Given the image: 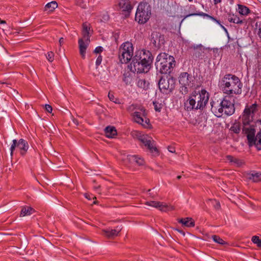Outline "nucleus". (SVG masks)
Masks as SVG:
<instances>
[{"label":"nucleus","instance_id":"51","mask_svg":"<svg viewBox=\"0 0 261 261\" xmlns=\"http://www.w3.org/2000/svg\"><path fill=\"white\" fill-rule=\"evenodd\" d=\"M168 150H169V151H170V152H172V153L175 152V150L174 148H173L172 147H169Z\"/></svg>","mask_w":261,"mask_h":261},{"label":"nucleus","instance_id":"2","mask_svg":"<svg viewBox=\"0 0 261 261\" xmlns=\"http://www.w3.org/2000/svg\"><path fill=\"white\" fill-rule=\"evenodd\" d=\"M153 59L152 54L149 50H138L132 58L128 67L134 73H147L151 68Z\"/></svg>","mask_w":261,"mask_h":261},{"label":"nucleus","instance_id":"26","mask_svg":"<svg viewBox=\"0 0 261 261\" xmlns=\"http://www.w3.org/2000/svg\"><path fill=\"white\" fill-rule=\"evenodd\" d=\"M195 15H199V16H203V17H207L208 18H211V19L215 21L216 22H217L218 23L220 24V21L218 20H217L215 18H214V17L213 16H211L210 15H209L208 14H206V13H203V12H199L198 13H191V14H188L185 17H184V19L187 18V17H188L189 16H195Z\"/></svg>","mask_w":261,"mask_h":261},{"label":"nucleus","instance_id":"20","mask_svg":"<svg viewBox=\"0 0 261 261\" xmlns=\"http://www.w3.org/2000/svg\"><path fill=\"white\" fill-rule=\"evenodd\" d=\"M219 86L220 90H221L224 93H228V74H226L219 82Z\"/></svg>","mask_w":261,"mask_h":261},{"label":"nucleus","instance_id":"11","mask_svg":"<svg viewBox=\"0 0 261 261\" xmlns=\"http://www.w3.org/2000/svg\"><path fill=\"white\" fill-rule=\"evenodd\" d=\"M83 38L79 40L80 54L82 58L85 59L86 56V49L90 42L89 32L83 33Z\"/></svg>","mask_w":261,"mask_h":261},{"label":"nucleus","instance_id":"10","mask_svg":"<svg viewBox=\"0 0 261 261\" xmlns=\"http://www.w3.org/2000/svg\"><path fill=\"white\" fill-rule=\"evenodd\" d=\"M178 81L181 85L193 87L195 86V77L191 74L184 72L180 73L178 77Z\"/></svg>","mask_w":261,"mask_h":261},{"label":"nucleus","instance_id":"5","mask_svg":"<svg viewBox=\"0 0 261 261\" xmlns=\"http://www.w3.org/2000/svg\"><path fill=\"white\" fill-rule=\"evenodd\" d=\"M133 46L132 43L127 41L123 43L119 47V58L122 64H126L132 59Z\"/></svg>","mask_w":261,"mask_h":261},{"label":"nucleus","instance_id":"37","mask_svg":"<svg viewBox=\"0 0 261 261\" xmlns=\"http://www.w3.org/2000/svg\"><path fill=\"white\" fill-rule=\"evenodd\" d=\"M198 98H208L209 94L205 89H200Z\"/></svg>","mask_w":261,"mask_h":261},{"label":"nucleus","instance_id":"23","mask_svg":"<svg viewBox=\"0 0 261 261\" xmlns=\"http://www.w3.org/2000/svg\"><path fill=\"white\" fill-rule=\"evenodd\" d=\"M35 212V210L30 207L24 206L21 208V212L20 214V217H24L27 216H30Z\"/></svg>","mask_w":261,"mask_h":261},{"label":"nucleus","instance_id":"45","mask_svg":"<svg viewBox=\"0 0 261 261\" xmlns=\"http://www.w3.org/2000/svg\"><path fill=\"white\" fill-rule=\"evenodd\" d=\"M84 196L86 198H87V199H88L89 200H91L92 199H96V197L93 196L92 195H90L88 193H85L84 194Z\"/></svg>","mask_w":261,"mask_h":261},{"label":"nucleus","instance_id":"41","mask_svg":"<svg viewBox=\"0 0 261 261\" xmlns=\"http://www.w3.org/2000/svg\"><path fill=\"white\" fill-rule=\"evenodd\" d=\"M90 28L89 24L85 22L83 24V33L89 32Z\"/></svg>","mask_w":261,"mask_h":261},{"label":"nucleus","instance_id":"15","mask_svg":"<svg viewBox=\"0 0 261 261\" xmlns=\"http://www.w3.org/2000/svg\"><path fill=\"white\" fill-rule=\"evenodd\" d=\"M231 82H229V86L231 88L229 89V94H240L242 90V85L239 78L234 75H232L231 77Z\"/></svg>","mask_w":261,"mask_h":261},{"label":"nucleus","instance_id":"52","mask_svg":"<svg viewBox=\"0 0 261 261\" xmlns=\"http://www.w3.org/2000/svg\"><path fill=\"white\" fill-rule=\"evenodd\" d=\"M82 2L84 3H86L87 2V0H85V1H84V0H82ZM81 6L83 8H87V4L86 3H85L83 5H81Z\"/></svg>","mask_w":261,"mask_h":261},{"label":"nucleus","instance_id":"31","mask_svg":"<svg viewBox=\"0 0 261 261\" xmlns=\"http://www.w3.org/2000/svg\"><path fill=\"white\" fill-rule=\"evenodd\" d=\"M137 84L138 87L143 89H148L149 86V83L145 79H139Z\"/></svg>","mask_w":261,"mask_h":261},{"label":"nucleus","instance_id":"63","mask_svg":"<svg viewBox=\"0 0 261 261\" xmlns=\"http://www.w3.org/2000/svg\"><path fill=\"white\" fill-rule=\"evenodd\" d=\"M98 187H95V189H98Z\"/></svg>","mask_w":261,"mask_h":261},{"label":"nucleus","instance_id":"40","mask_svg":"<svg viewBox=\"0 0 261 261\" xmlns=\"http://www.w3.org/2000/svg\"><path fill=\"white\" fill-rule=\"evenodd\" d=\"M212 238H213L214 241H215L216 243H218L220 244H224V241L222 239L219 238L218 236H212Z\"/></svg>","mask_w":261,"mask_h":261},{"label":"nucleus","instance_id":"32","mask_svg":"<svg viewBox=\"0 0 261 261\" xmlns=\"http://www.w3.org/2000/svg\"><path fill=\"white\" fill-rule=\"evenodd\" d=\"M229 163H231V164L235 166L240 167L242 165L243 162L241 160L232 156L229 155Z\"/></svg>","mask_w":261,"mask_h":261},{"label":"nucleus","instance_id":"61","mask_svg":"<svg viewBox=\"0 0 261 261\" xmlns=\"http://www.w3.org/2000/svg\"><path fill=\"white\" fill-rule=\"evenodd\" d=\"M73 122H74L75 124H76L77 121H76V120H73Z\"/></svg>","mask_w":261,"mask_h":261},{"label":"nucleus","instance_id":"35","mask_svg":"<svg viewBox=\"0 0 261 261\" xmlns=\"http://www.w3.org/2000/svg\"><path fill=\"white\" fill-rule=\"evenodd\" d=\"M251 241L254 244H256L258 247H261V239L258 236L252 237Z\"/></svg>","mask_w":261,"mask_h":261},{"label":"nucleus","instance_id":"48","mask_svg":"<svg viewBox=\"0 0 261 261\" xmlns=\"http://www.w3.org/2000/svg\"><path fill=\"white\" fill-rule=\"evenodd\" d=\"M103 50V48L101 46H98L95 48L94 50V52L96 54H99L102 52Z\"/></svg>","mask_w":261,"mask_h":261},{"label":"nucleus","instance_id":"6","mask_svg":"<svg viewBox=\"0 0 261 261\" xmlns=\"http://www.w3.org/2000/svg\"><path fill=\"white\" fill-rule=\"evenodd\" d=\"M132 108H133V110H136L133 115L134 121L144 127H147L149 122V120L146 117L147 113L145 109L142 107L134 105H132L130 109Z\"/></svg>","mask_w":261,"mask_h":261},{"label":"nucleus","instance_id":"36","mask_svg":"<svg viewBox=\"0 0 261 261\" xmlns=\"http://www.w3.org/2000/svg\"><path fill=\"white\" fill-rule=\"evenodd\" d=\"M16 147H17V140L14 139L12 141V144L10 147V155L11 158L13 156V152Z\"/></svg>","mask_w":261,"mask_h":261},{"label":"nucleus","instance_id":"53","mask_svg":"<svg viewBox=\"0 0 261 261\" xmlns=\"http://www.w3.org/2000/svg\"><path fill=\"white\" fill-rule=\"evenodd\" d=\"M64 39L63 38H61L60 39H59V43L60 44V45H61L62 44H63L64 43Z\"/></svg>","mask_w":261,"mask_h":261},{"label":"nucleus","instance_id":"46","mask_svg":"<svg viewBox=\"0 0 261 261\" xmlns=\"http://www.w3.org/2000/svg\"><path fill=\"white\" fill-rule=\"evenodd\" d=\"M199 91H200V88L199 87L196 88V89L194 90V91L192 92V97H196L198 95Z\"/></svg>","mask_w":261,"mask_h":261},{"label":"nucleus","instance_id":"4","mask_svg":"<svg viewBox=\"0 0 261 261\" xmlns=\"http://www.w3.org/2000/svg\"><path fill=\"white\" fill-rule=\"evenodd\" d=\"M151 10V7L147 3H140L137 9L135 20L141 24L146 23L150 17Z\"/></svg>","mask_w":261,"mask_h":261},{"label":"nucleus","instance_id":"22","mask_svg":"<svg viewBox=\"0 0 261 261\" xmlns=\"http://www.w3.org/2000/svg\"><path fill=\"white\" fill-rule=\"evenodd\" d=\"M105 134L107 137L113 138L117 135V131L115 127L108 126L105 129Z\"/></svg>","mask_w":261,"mask_h":261},{"label":"nucleus","instance_id":"42","mask_svg":"<svg viewBox=\"0 0 261 261\" xmlns=\"http://www.w3.org/2000/svg\"><path fill=\"white\" fill-rule=\"evenodd\" d=\"M182 86L180 87V92L182 94H187L188 92V86L181 85Z\"/></svg>","mask_w":261,"mask_h":261},{"label":"nucleus","instance_id":"8","mask_svg":"<svg viewBox=\"0 0 261 261\" xmlns=\"http://www.w3.org/2000/svg\"><path fill=\"white\" fill-rule=\"evenodd\" d=\"M136 138L147 147L151 153L154 155L158 154V149L155 146L154 142L151 137L147 135L141 134L140 133L136 132Z\"/></svg>","mask_w":261,"mask_h":261},{"label":"nucleus","instance_id":"7","mask_svg":"<svg viewBox=\"0 0 261 261\" xmlns=\"http://www.w3.org/2000/svg\"><path fill=\"white\" fill-rule=\"evenodd\" d=\"M175 79L170 75L162 76L158 82L161 91L163 92L169 90L171 91L175 87Z\"/></svg>","mask_w":261,"mask_h":261},{"label":"nucleus","instance_id":"50","mask_svg":"<svg viewBox=\"0 0 261 261\" xmlns=\"http://www.w3.org/2000/svg\"><path fill=\"white\" fill-rule=\"evenodd\" d=\"M256 32L257 35L261 38V28L259 27L258 29H256Z\"/></svg>","mask_w":261,"mask_h":261},{"label":"nucleus","instance_id":"49","mask_svg":"<svg viewBox=\"0 0 261 261\" xmlns=\"http://www.w3.org/2000/svg\"><path fill=\"white\" fill-rule=\"evenodd\" d=\"M234 112V105L232 104V105H229V115H232Z\"/></svg>","mask_w":261,"mask_h":261},{"label":"nucleus","instance_id":"21","mask_svg":"<svg viewBox=\"0 0 261 261\" xmlns=\"http://www.w3.org/2000/svg\"><path fill=\"white\" fill-rule=\"evenodd\" d=\"M119 6L122 11L128 12H129L133 8L129 0H120L119 3Z\"/></svg>","mask_w":261,"mask_h":261},{"label":"nucleus","instance_id":"27","mask_svg":"<svg viewBox=\"0 0 261 261\" xmlns=\"http://www.w3.org/2000/svg\"><path fill=\"white\" fill-rule=\"evenodd\" d=\"M238 11L239 13L242 15H247L250 13L249 8L245 6L238 5Z\"/></svg>","mask_w":261,"mask_h":261},{"label":"nucleus","instance_id":"25","mask_svg":"<svg viewBox=\"0 0 261 261\" xmlns=\"http://www.w3.org/2000/svg\"><path fill=\"white\" fill-rule=\"evenodd\" d=\"M153 104L155 111L160 112L165 105V102L164 100H162V99H157L153 101Z\"/></svg>","mask_w":261,"mask_h":261},{"label":"nucleus","instance_id":"38","mask_svg":"<svg viewBox=\"0 0 261 261\" xmlns=\"http://www.w3.org/2000/svg\"><path fill=\"white\" fill-rule=\"evenodd\" d=\"M209 202L217 210L220 207V202L215 199H210Z\"/></svg>","mask_w":261,"mask_h":261},{"label":"nucleus","instance_id":"44","mask_svg":"<svg viewBox=\"0 0 261 261\" xmlns=\"http://www.w3.org/2000/svg\"><path fill=\"white\" fill-rule=\"evenodd\" d=\"M102 56L101 55H99L97 59H96V68L98 66H99L101 63V61H102Z\"/></svg>","mask_w":261,"mask_h":261},{"label":"nucleus","instance_id":"13","mask_svg":"<svg viewBox=\"0 0 261 261\" xmlns=\"http://www.w3.org/2000/svg\"><path fill=\"white\" fill-rule=\"evenodd\" d=\"M145 204L158 208L163 212H167L169 211L173 210L174 208L172 205L156 201H147L145 203Z\"/></svg>","mask_w":261,"mask_h":261},{"label":"nucleus","instance_id":"34","mask_svg":"<svg viewBox=\"0 0 261 261\" xmlns=\"http://www.w3.org/2000/svg\"><path fill=\"white\" fill-rule=\"evenodd\" d=\"M229 22L234 23H242V20L237 16L234 14L230 15V14H229Z\"/></svg>","mask_w":261,"mask_h":261},{"label":"nucleus","instance_id":"60","mask_svg":"<svg viewBox=\"0 0 261 261\" xmlns=\"http://www.w3.org/2000/svg\"><path fill=\"white\" fill-rule=\"evenodd\" d=\"M97 203V201L96 200H95L94 202H93V203L94 204H96Z\"/></svg>","mask_w":261,"mask_h":261},{"label":"nucleus","instance_id":"43","mask_svg":"<svg viewBox=\"0 0 261 261\" xmlns=\"http://www.w3.org/2000/svg\"><path fill=\"white\" fill-rule=\"evenodd\" d=\"M44 107H45V110L47 112L50 113H51V112L53 111V108L50 105L46 104V105H45Z\"/></svg>","mask_w":261,"mask_h":261},{"label":"nucleus","instance_id":"29","mask_svg":"<svg viewBox=\"0 0 261 261\" xmlns=\"http://www.w3.org/2000/svg\"><path fill=\"white\" fill-rule=\"evenodd\" d=\"M58 7V4L56 1H52L47 3L44 8L45 11L49 10V11H53L56 8Z\"/></svg>","mask_w":261,"mask_h":261},{"label":"nucleus","instance_id":"47","mask_svg":"<svg viewBox=\"0 0 261 261\" xmlns=\"http://www.w3.org/2000/svg\"><path fill=\"white\" fill-rule=\"evenodd\" d=\"M112 102L116 104H121L123 103L122 99H110Z\"/></svg>","mask_w":261,"mask_h":261},{"label":"nucleus","instance_id":"59","mask_svg":"<svg viewBox=\"0 0 261 261\" xmlns=\"http://www.w3.org/2000/svg\"><path fill=\"white\" fill-rule=\"evenodd\" d=\"M181 175H178V176H177V178L178 179H180L181 178Z\"/></svg>","mask_w":261,"mask_h":261},{"label":"nucleus","instance_id":"64","mask_svg":"<svg viewBox=\"0 0 261 261\" xmlns=\"http://www.w3.org/2000/svg\"><path fill=\"white\" fill-rule=\"evenodd\" d=\"M258 25L257 23H256V26L257 27Z\"/></svg>","mask_w":261,"mask_h":261},{"label":"nucleus","instance_id":"9","mask_svg":"<svg viewBox=\"0 0 261 261\" xmlns=\"http://www.w3.org/2000/svg\"><path fill=\"white\" fill-rule=\"evenodd\" d=\"M208 99H199L196 101L195 99H187L184 102L185 108L187 111L193 109H201L207 103Z\"/></svg>","mask_w":261,"mask_h":261},{"label":"nucleus","instance_id":"17","mask_svg":"<svg viewBox=\"0 0 261 261\" xmlns=\"http://www.w3.org/2000/svg\"><path fill=\"white\" fill-rule=\"evenodd\" d=\"M126 159L130 163H135L136 164L139 166L144 165L145 162L141 157L136 155H127L126 156Z\"/></svg>","mask_w":261,"mask_h":261},{"label":"nucleus","instance_id":"39","mask_svg":"<svg viewBox=\"0 0 261 261\" xmlns=\"http://www.w3.org/2000/svg\"><path fill=\"white\" fill-rule=\"evenodd\" d=\"M46 58L47 60L50 62H52L54 60V53L52 51H49L47 53L46 55Z\"/></svg>","mask_w":261,"mask_h":261},{"label":"nucleus","instance_id":"3","mask_svg":"<svg viewBox=\"0 0 261 261\" xmlns=\"http://www.w3.org/2000/svg\"><path fill=\"white\" fill-rule=\"evenodd\" d=\"M155 65L161 73L166 74L171 72L175 66V61L173 56L162 53L157 56Z\"/></svg>","mask_w":261,"mask_h":261},{"label":"nucleus","instance_id":"16","mask_svg":"<svg viewBox=\"0 0 261 261\" xmlns=\"http://www.w3.org/2000/svg\"><path fill=\"white\" fill-rule=\"evenodd\" d=\"M17 147L20 150V153L21 155H24L28 151L29 146L28 142L23 139H20L17 140Z\"/></svg>","mask_w":261,"mask_h":261},{"label":"nucleus","instance_id":"12","mask_svg":"<svg viewBox=\"0 0 261 261\" xmlns=\"http://www.w3.org/2000/svg\"><path fill=\"white\" fill-rule=\"evenodd\" d=\"M227 103V101L225 100V99H223V100H221L220 102L218 101L217 103L212 101L211 102L212 111L217 117H220L223 112V109L228 108Z\"/></svg>","mask_w":261,"mask_h":261},{"label":"nucleus","instance_id":"56","mask_svg":"<svg viewBox=\"0 0 261 261\" xmlns=\"http://www.w3.org/2000/svg\"><path fill=\"white\" fill-rule=\"evenodd\" d=\"M221 27L224 29V30H225V32L226 33V34H227V35L228 36V32H227V30L226 28H225L223 26H222V25H221Z\"/></svg>","mask_w":261,"mask_h":261},{"label":"nucleus","instance_id":"58","mask_svg":"<svg viewBox=\"0 0 261 261\" xmlns=\"http://www.w3.org/2000/svg\"><path fill=\"white\" fill-rule=\"evenodd\" d=\"M112 97H113V95H112ZM108 97L109 98H112L111 97V94H110V93L109 92V94H108Z\"/></svg>","mask_w":261,"mask_h":261},{"label":"nucleus","instance_id":"55","mask_svg":"<svg viewBox=\"0 0 261 261\" xmlns=\"http://www.w3.org/2000/svg\"><path fill=\"white\" fill-rule=\"evenodd\" d=\"M215 4L220 3L221 0H214Z\"/></svg>","mask_w":261,"mask_h":261},{"label":"nucleus","instance_id":"1","mask_svg":"<svg viewBox=\"0 0 261 261\" xmlns=\"http://www.w3.org/2000/svg\"><path fill=\"white\" fill-rule=\"evenodd\" d=\"M256 104L247 106L242 116L243 133L246 135L248 145L255 146L258 150H261V120L253 122L254 112L256 110Z\"/></svg>","mask_w":261,"mask_h":261},{"label":"nucleus","instance_id":"54","mask_svg":"<svg viewBox=\"0 0 261 261\" xmlns=\"http://www.w3.org/2000/svg\"><path fill=\"white\" fill-rule=\"evenodd\" d=\"M178 232H180V233L182 234L183 236H185V233L184 231H182V230H180L179 229H176Z\"/></svg>","mask_w":261,"mask_h":261},{"label":"nucleus","instance_id":"62","mask_svg":"<svg viewBox=\"0 0 261 261\" xmlns=\"http://www.w3.org/2000/svg\"><path fill=\"white\" fill-rule=\"evenodd\" d=\"M257 1L261 3V0H257Z\"/></svg>","mask_w":261,"mask_h":261},{"label":"nucleus","instance_id":"28","mask_svg":"<svg viewBox=\"0 0 261 261\" xmlns=\"http://www.w3.org/2000/svg\"><path fill=\"white\" fill-rule=\"evenodd\" d=\"M123 81L126 85L130 84L133 82L132 73L129 72L124 73Z\"/></svg>","mask_w":261,"mask_h":261},{"label":"nucleus","instance_id":"18","mask_svg":"<svg viewBox=\"0 0 261 261\" xmlns=\"http://www.w3.org/2000/svg\"><path fill=\"white\" fill-rule=\"evenodd\" d=\"M122 228L119 226H117L115 229H107L103 230L104 234L108 238H112L116 236H117L121 231Z\"/></svg>","mask_w":261,"mask_h":261},{"label":"nucleus","instance_id":"33","mask_svg":"<svg viewBox=\"0 0 261 261\" xmlns=\"http://www.w3.org/2000/svg\"><path fill=\"white\" fill-rule=\"evenodd\" d=\"M229 129L236 134L239 133L241 130L240 123L238 122H235Z\"/></svg>","mask_w":261,"mask_h":261},{"label":"nucleus","instance_id":"14","mask_svg":"<svg viewBox=\"0 0 261 261\" xmlns=\"http://www.w3.org/2000/svg\"><path fill=\"white\" fill-rule=\"evenodd\" d=\"M150 42L155 47L159 48L165 43L163 35L158 32H153L150 36Z\"/></svg>","mask_w":261,"mask_h":261},{"label":"nucleus","instance_id":"24","mask_svg":"<svg viewBox=\"0 0 261 261\" xmlns=\"http://www.w3.org/2000/svg\"><path fill=\"white\" fill-rule=\"evenodd\" d=\"M178 222L182 224L184 226L188 227H193L195 225L194 221L191 218L189 217L185 219H180L179 220Z\"/></svg>","mask_w":261,"mask_h":261},{"label":"nucleus","instance_id":"30","mask_svg":"<svg viewBox=\"0 0 261 261\" xmlns=\"http://www.w3.org/2000/svg\"><path fill=\"white\" fill-rule=\"evenodd\" d=\"M248 179L252 180L254 182H258L261 181V173H255L249 174Z\"/></svg>","mask_w":261,"mask_h":261},{"label":"nucleus","instance_id":"19","mask_svg":"<svg viewBox=\"0 0 261 261\" xmlns=\"http://www.w3.org/2000/svg\"><path fill=\"white\" fill-rule=\"evenodd\" d=\"M193 48L194 52L193 56L199 59H202L204 57V48L201 44L196 46H194Z\"/></svg>","mask_w":261,"mask_h":261},{"label":"nucleus","instance_id":"57","mask_svg":"<svg viewBox=\"0 0 261 261\" xmlns=\"http://www.w3.org/2000/svg\"><path fill=\"white\" fill-rule=\"evenodd\" d=\"M6 23V21H5V20H1V21H0V23H1V24H5V23Z\"/></svg>","mask_w":261,"mask_h":261}]
</instances>
